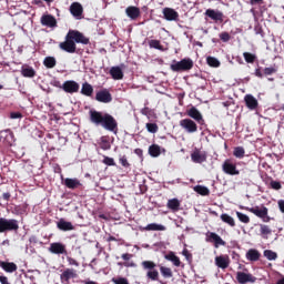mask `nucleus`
Returning <instances> with one entry per match:
<instances>
[{
  "mask_svg": "<svg viewBox=\"0 0 284 284\" xmlns=\"http://www.w3.org/2000/svg\"><path fill=\"white\" fill-rule=\"evenodd\" d=\"M21 74L26 79H34V77H37V71H34V68L30 65H22Z\"/></svg>",
  "mask_w": 284,
  "mask_h": 284,
  "instance_id": "obj_28",
  "label": "nucleus"
},
{
  "mask_svg": "<svg viewBox=\"0 0 284 284\" xmlns=\"http://www.w3.org/2000/svg\"><path fill=\"white\" fill-rule=\"evenodd\" d=\"M166 261H171L175 267H185V265L181 262V258L174 254V252H170L169 254L164 255Z\"/></svg>",
  "mask_w": 284,
  "mask_h": 284,
  "instance_id": "obj_27",
  "label": "nucleus"
},
{
  "mask_svg": "<svg viewBox=\"0 0 284 284\" xmlns=\"http://www.w3.org/2000/svg\"><path fill=\"white\" fill-rule=\"evenodd\" d=\"M109 73L111 74L112 79H114V81H121V79H123V70L121 67H112Z\"/></svg>",
  "mask_w": 284,
  "mask_h": 284,
  "instance_id": "obj_31",
  "label": "nucleus"
},
{
  "mask_svg": "<svg viewBox=\"0 0 284 284\" xmlns=\"http://www.w3.org/2000/svg\"><path fill=\"white\" fill-rule=\"evenodd\" d=\"M125 13L132 19V21H136V19L141 17V9L134 6H130L125 9Z\"/></svg>",
  "mask_w": 284,
  "mask_h": 284,
  "instance_id": "obj_25",
  "label": "nucleus"
},
{
  "mask_svg": "<svg viewBox=\"0 0 284 284\" xmlns=\"http://www.w3.org/2000/svg\"><path fill=\"white\" fill-rule=\"evenodd\" d=\"M6 232H19V221L16 219L0 217V234Z\"/></svg>",
  "mask_w": 284,
  "mask_h": 284,
  "instance_id": "obj_4",
  "label": "nucleus"
},
{
  "mask_svg": "<svg viewBox=\"0 0 284 284\" xmlns=\"http://www.w3.org/2000/svg\"><path fill=\"white\" fill-rule=\"evenodd\" d=\"M247 261L256 262L261 258V252L256 248H250L246 253Z\"/></svg>",
  "mask_w": 284,
  "mask_h": 284,
  "instance_id": "obj_32",
  "label": "nucleus"
},
{
  "mask_svg": "<svg viewBox=\"0 0 284 284\" xmlns=\"http://www.w3.org/2000/svg\"><path fill=\"white\" fill-rule=\"evenodd\" d=\"M0 267L8 274H12L19 270L14 262H0Z\"/></svg>",
  "mask_w": 284,
  "mask_h": 284,
  "instance_id": "obj_30",
  "label": "nucleus"
},
{
  "mask_svg": "<svg viewBox=\"0 0 284 284\" xmlns=\"http://www.w3.org/2000/svg\"><path fill=\"white\" fill-rule=\"evenodd\" d=\"M149 154L153 159L161 156V146L159 144H152L149 146Z\"/></svg>",
  "mask_w": 284,
  "mask_h": 284,
  "instance_id": "obj_35",
  "label": "nucleus"
},
{
  "mask_svg": "<svg viewBox=\"0 0 284 284\" xmlns=\"http://www.w3.org/2000/svg\"><path fill=\"white\" fill-rule=\"evenodd\" d=\"M70 12L72 17H75V19H81V17H83V6L79 2H73L70 6Z\"/></svg>",
  "mask_w": 284,
  "mask_h": 284,
  "instance_id": "obj_23",
  "label": "nucleus"
},
{
  "mask_svg": "<svg viewBox=\"0 0 284 284\" xmlns=\"http://www.w3.org/2000/svg\"><path fill=\"white\" fill-rule=\"evenodd\" d=\"M112 283H114V284H130V282L125 277H113Z\"/></svg>",
  "mask_w": 284,
  "mask_h": 284,
  "instance_id": "obj_51",
  "label": "nucleus"
},
{
  "mask_svg": "<svg viewBox=\"0 0 284 284\" xmlns=\"http://www.w3.org/2000/svg\"><path fill=\"white\" fill-rule=\"evenodd\" d=\"M43 65H45L49 70H52L57 65V59L54 57L44 58Z\"/></svg>",
  "mask_w": 284,
  "mask_h": 284,
  "instance_id": "obj_40",
  "label": "nucleus"
},
{
  "mask_svg": "<svg viewBox=\"0 0 284 284\" xmlns=\"http://www.w3.org/2000/svg\"><path fill=\"white\" fill-rule=\"evenodd\" d=\"M166 207L169 210H172V212H179V210L181 209V201H179V199L176 197L171 199L168 201Z\"/></svg>",
  "mask_w": 284,
  "mask_h": 284,
  "instance_id": "obj_33",
  "label": "nucleus"
},
{
  "mask_svg": "<svg viewBox=\"0 0 284 284\" xmlns=\"http://www.w3.org/2000/svg\"><path fill=\"white\" fill-rule=\"evenodd\" d=\"M182 254H183V256H185V258L187 261H190V258H192V254H190V251H187V248H184Z\"/></svg>",
  "mask_w": 284,
  "mask_h": 284,
  "instance_id": "obj_59",
  "label": "nucleus"
},
{
  "mask_svg": "<svg viewBox=\"0 0 284 284\" xmlns=\"http://www.w3.org/2000/svg\"><path fill=\"white\" fill-rule=\"evenodd\" d=\"M23 115L21 112H11L10 113V119H21Z\"/></svg>",
  "mask_w": 284,
  "mask_h": 284,
  "instance_id": "obj_57",
  "label": "nucleus"
},
{
  "mask_svg": "<svg viewBox=\"0 0 284 284\" xmlns=\"http://www.w3.org/2000/svg\"><path fill=\"white\" fill-rule=\"evenodd\" d=\"M205 17H209L214 23H223L225 16L223 11L214 10V9H206L204 12Z\"/></svg>",
  "mask_w": 284,
  "mask_h": 284,
  "instance_id": "obj_9",
  "label": "nucleus"
},
{
  "mask_svg": "<svg viewBox=\"0 0 284 284\" xmlns=\"http://www.w3.org/2000/svg\"><path fill=\"white\" fill-rule=\"evenodd\" d=\"M132 254H130V253H124V254H122L121 255V258H123V261H130V258H132Z\"/></svg>",
  "mask_w": 284,
  "mask_h": 284,
  "instance_id": "obj_61",
  "label": "nucleus"
},
{
  "mask_svg": "<svg viewBox=\"0 0 284 284\" xmlns=\"http://www.w3.org/2000/svg\"><path fill=\"white\" fill-rule=\"evenodd\" d=\"M235 159H243L245 156V149L243 146H236L233 150Z\"/></svg>",
  "mask_w": 284,
  "mask_h": 284,
  "instance_id": "obj_41",
  "label": "nucleus"
},
{
  "mask_svg": "<svg viewBox=\"0 0 284 284\" xmlns=\"http://www.w3.org/2000/svg\"><path fill=\"white\" fill-rule=\"evenodd\" d=\"M0 141L6 145H12L14 143V133L10 129L0 131Z\"/></svg>",
  "mask_w": 284,
  "mask_h": 284,
  "instance_id": "obj_15",
  "label": "nucleus"
},
{
  "mask_svg": "<svg viewBox=\"0 0 284 284\" xmlns=\"http://www.w3.org/2000/svg\"><path fill=\"white\" fill-rule=\"evenodd\" d=\"M255 34H263V28H261L260 26L255 27Z\"/></svg>",
  "mask_w": 284,
  "mask_h": 284,
  "instance_id": "obj_64",
  "label": "nucleus"
},
{
  "mask_svg": "<svg viewBox=\"0 0 284 284\" xmlns=\"http://www.w3.org/2000/svg\"><path fill=\"white\" fill-rule=\"evenodd\" d=\"M191 161L193 163H205L207 161V152L201 151L200 149H194L191 153Z\"/></svg>",
  "mask_w": 284,
  "mask_h": 284,
  "instance_id": "obj_11",
  "label": "nucleus"
},
{
  "mask_svg": "<svg viewBox=\"0 0 284 284\" xmlns=\"http://www.w3.org/2000/svg\"><path fill=\"white\" fill-rule=\"evenodd\" d=\"M207 243H214V247H219L220 245H225V241L219 236V234L214 232L206 233Z\"/></svg>",
  "mask_w": 284,
  "mask_h": 284,
  "instance_id": "obj_17",
  "label": "nucleus"
},
{
  "mask_svg": "<svg viewBox=\"0 0 284 284\" xmlns=\"http://www.w3.org/2000/svg\"><path fill=\"white\" fill-rule=\"evenodd\" d=\"M67 261L69 263V265H74V267H79V262L77 260H74L73 257H67Z\"/></svg>",
  "mask_w": 284,
  "mask_h": 284,
  "instance_id": "obj_56",
  "label": "nucleus"
},
{
  "mask_svg": "<svg viewBox=\"0 0 284 284\" xmlns=\"http://www.w3.org/2000/svg\"><path fill=\"white\" fill-rule=\"evenodd\" d=\"M146 130L151 134H156L159 132V125L156 123H146Z\"/></svg>",
  "mask_w": 284,
  "mask_h": 284,
  "instance_id": "obj_48",
  "label": "nucleus"
},
{
  "mask_svg": "<svg viewBox=\"0 0 284 284\" xmlns=\"http://www.w3.org/2000/svg\"><path fill=\"white\" fill-rule=\"evenodd\" d=\"M264 256L267 261H276V258H278V254L272 250H265Z\"/></svg>",
  "mask_w": 284,
  "mask_h": 284,
  "instance_id": "obj_43",
  "label": "nucleus"
},
{
  "mask_svg": "<svg viewBox=\"0 0 284 284\" xmlns=\"http://www.w3.org/2000/svg\"><path fill=\"white\" fill-rule=\"evenodd\" d=\"M223 172H225V174H230L231 176H236L240 174L239 170H236V164L231 163L230 160H226L223 163Z\"/></svg>",
  "mask_w": 284,
  "mask_h": 284,
  "instance_id": "obj_19",
  "label": "nucleus"
},
{
  "mask_svg": "<svg viewBox=\"0 0 284 284\" xmlns=\"http://www.w3.org/2000/svg\"><path fill=\"white\" fill-rule=\"evenodd\" d=\"M271 187H272V190H281V187H283V186L281 185V182H278V181H271Z\"/></svg>",
  "mask_w": 284,
  "mask_h": 284,
  "instance_id": "obj_54",
  "label": "nucleus"
},
{
  "mask_svg": "<svg viewBox=\"0 0 284 284\" xmlns=\"http://www.w3.org/2000/svg\"><path fill=\"white\" fill-rule=\"evenodd\" d=\"M141 114H143L144 116H150V114H152V109H151V108H148V106H144V108L141 110Z\"/></svg>",
  "mask_w": 284,
  "mask_h": 284,
  "instance_id": "obj_55",
  "label": "nucleus"
},
{
  "mask_svg": "<svg viewBox=\"0 0 284 284\" xmlns=\"http://www.w3.org/2000/svg\"><path fill=\"white\" fill-rule=\"evenodd\" d=\"M57 227L61 232H72V230H74V225L72 224V222H68L63 219H60V221L57 222Z\"/></svg>",
  "mask_w": 284,
  "mask_h": 284,
  "instance_id": "obj_24",
  "label": "nucleus"
},
{
  "mask_svg": "<svg viewBox=\"0 0 284 284\" xmlns=\"http://www.w3.org/2000/svg\"><path fill=\"white\" fill-rule=\"evenodd\" d=\"M247 212H251V214H254L257 216V219H262L263 223H270L272 221V217H270V210L267 206H253V207H246Z\"/></svg>",
  "mask_w": 284,
  "mask_h": 284,
  "instance_id": "obj_5",
  "label": "nucleus"
},
{
  "mask_svg": "<svg viewBox=\"0 0 284 284\" xmlns=\"http://www.w3.org/2000/svg\"><path fill=\"white\" fill-rule=\"evenodd\" d=\"M102 163H104V165H109V166L116 165V162H114V160L108 155L103 156Z\"/></svg>",
  "mask_w": 284,
  "mask_h": 284,
  "instance_id": "obj_50",
  "label": "nucleus"
},
{
  "mask_svg": "<svg viewBox=\"0 0 284 284\" xmlns=\"http://www.w3.org/2000/svg\"><path fill=\"white\" fill-rule=\"evenodd\" d=\"M79 88H80V85L74 80H67L62 84V90H63V92H67V94H74V93L79 92Z\"/></svg>",
  "mask_w": 284,
  "mask_h": 284,
  "instance_id": "obj_12",
  "label": "nucleus"
},
{
  "mask_svg": "<svg viewBox=\"0 0 284 284\" xmlns=\"http://www.w3.org/2000/svg\"><path fill=\"white\" fill-rule=\"evenodd\" d=\"M143 270H146V277L149 281H159V271L156 270V263L152 261H143L141 263Z\"/></svg>",
  "mask_w": 284,
  "mask_h": 284,
  "instance_id": "obj_6",
  "label": "nucleus"
},
{
  "mask_svg": "<svg viewBox=\"0 0 284 284\" xmlns=\"http://www.w3.org/2000/svg\"><path fill=\"white\" fill-rule=\"evenodd\" d=\"M77 43L88 45L90 44V39L87 38L81 31L69 30L65 36V41L61 42L59 48L69 54H74V52H77Z\"/></svg>",
  "mask_w": 284,
  "mask_h": 284,
  "instance_id": "obj_2",
  "label": "nucleus"
},
{
  "mask_svg": "<svg viewBox=\"0 0 284 284\" xmlns=\"http://www.w3.org/2000/svg\"><path fill=\"white\" fill-rule=\"evenodd\" d=\"M53 88H60L61 90H63V84H61V81L59 80H54L52 83Z\"/></svg>",
  "mask_w": 284,
  "mask_h": 284,
  "instance_id": "obj_58",
  "label": "nucleus"
},
{
  "mask_svg": "<svg viewBox=\"0 0 284 284\" xmlns=\"http://www.w3.org/2000/svg\"><path fill=\"white\" fill-rule=\"evenodd\" d=\"M160 272L164 278H172L173 276L172 268L168 266H160Z\"/></svg>",
  "mask_w": 284,
  "mask_h": 284,
  "instance_id": "obj_42",
  "label": "nucleus"
},
{
  "mask_svg": "<svg viewBox=\"0 0 284 284\" xmlns=\"http://www.w3.org/2000/svg\"><path fill=\"white\" fill-rule=\"evenodd\" d=\"M149 48H153L154 50L163 51V47L161 45L160 40H150L149 41Z\"/></svg>",
  "mask_w": 284,
  "mask_h": 284,
  "instance_id": "obj_47",
  "label": "nucleus"
},
{
  "mask_svg": "<svg viewBox=\"0 0 284 284\" xmlns=\"http://www.w3.org/2000/svg\"><path fill=\"white\" fill-rule=\"evenodd\" d=\"M194 192L200 194L201 196H210V189L203 185H196L194 186Z\"/></svg>",
  "mask_w": 284,
  "mask_h": 284,
  "instance_id": "obj_39",
  "label": "nucleus"
},
{
  "mask_svg": "<svg viewBox=\"0 0 284 284\" xmlns=\"http://www.w3.org/2000/svg\"><path fill=\"white\" fill-rule=\"evenodd\" d=\"M119 163L122 165V168H124L125 170H130L131 164L128 161V156L126 155H120L119 158Z\"/></svg>",
  "mask_w": 284,
  "mask_h": 284,
  "instance_id": "obj_46",
  "label": "nucleus"
},
{
  "mask_svg": "<svg viewBox=\"0 0 284 284\" xmlns=\"http://www.w3.org/2000/svg\"><path fill=\"white\" fill-rule=\"evenodd\" d=\"M260 234L263 239H268L270 234H272V229L268 225L260 224Z\"/></svg>",
  "mask_w": 284,
  "mask_h": 284,
  "instance_id": "obj_38",
  "label": "nucleus"
},
{
  "mask_svg": "<svg viewBox=\"0 0 284 284\" xmlns=\"http://www.w3.org/2000/svg\"><path fill=\"white\" fill-rule=\"evenodd\" d=\"M163 14L166 21H176L179 19V12L172 8H164Z\"/></svg>",
  "mask_w": 284,
  "mask_h": 284,
  "instance_id": "obj_26",
  "label": "nucleus"
},
{
  "mask_svg": "<svg viewBox=\"0 0 284 284\" xmlns=\"http://www.w3.org/2000/svg\"><path fill=\"white\" fill-rule=\"evenodd\" d=\"M146 232H164L165 227L162 224L151 223L145 226Z\"/></svg>",
  "mask_w": 284,
  "mask_h": 284,
  "instance_id": "obj_37",
  "label": "nucleus"
},
{
  "mask_svg": "<svg viewBox=\"0 0 284 284\" xmlns=\"http://www.w3.org/2000/svg\"><path fill=\"white\" fill-rule=\"evenodd\" d=\"M95 101L99 103H112V93L108 89H103L97 92Z\"/></svg>",
  "mask_w": 284,
  "mask_h": 284,
  "instance_id": "obj_13",
  "label": "nucleus"
},
{
  "mask_svg": "<svg viewBox=\"0 0 284 284\" xmlns=\"http://www.w3.org/2000/svg\"><path fill=\"white\" fill-rule=\"evenodd\" d=\"M278 72V65L273 64L271 67H266L263 70L260 68L255 69L254 74L257 79H263V77H272Z\"/></svg>",
  "mask_w": 284,
  "mask_h": 284,
  "instance_id": "obj_7",
  "label": "nucleus"
},
{
  "mask_svg": "<svg viewBox=\"0 0 284 284\" xmlns=\"http://www.w3.org/2000/svg\"><path fill=\"white\" fill-rule=\"evenodd\" d=\"M81 94H83L84 97H92V94H94V88L92 87V84L84 82L82 84Z\"/></svg>",
  "mask_w": 284,
  "mask_h": 284,
  "instance_id": "obj_34",
  "label": "nucleus"
},
{
  "mask_svg": "<svg viewBox=\"0 0 284 284\" xmlns=\"http://www.w3.org/2000/svg\"><path fill=\"white\" fill-rule=\"evenodd\" d=\"M180 126L182 130H185L189 134H194V132H199V125L196 122L190 118L182 119L180 121Z\"/></svg>",
  "mask_w": 284,
  "mask_h": 284,
  "instance_id": "obj_8",
  "label": "nucleus"
},
{
  "mask_svg": "<svg viewBox=\"0 0 284 284\" xmlns=\"http://www.w3.org/2000/svg\"><path fill=\"white\" fill-rule=\"evenodd\" d=\"M186 116H190V119H194L196 123L200 125H203L205 123V120L203 119V114L196 106H191L189 110H186Z\"/></svg>",
  "mask_w": 284,
  "mask_h": 284,
  "instance_id": "obj_10",
  "label": "nucleus"
},
{
  "mask_svg": "<svg viewBox=\"0 0 284 284\" xmlns=\"http://www.w3.org/2000/svg\"><path fill=\"white\" fill-rule=\"evenodd\" d=\"M236 216L239 219V221H241V223H250V216L245 215V213L242 212H236Z\"/></svg>",
  "mask_w": 284,
  "mask_h": 284,
  "instance_id": "obj_49",
  "label": "nucleus"
},
{
  "mask_svg": "<svg viewBox=\"0 0 284 284\" xmlns=\"http://www.w3.org/2000/svg\"><path fill=\"white\" fill-rule=\"evenodd\" d=\"M63 185H65L68 190H79V187H82L83 184L77 178H67L64 179Z\"/></svg>",
  "mask_w": 284,
  "mask_h": 284,
  "instance_id": "obj_20",
  "label": "nucleus"
},
{
  "mask_svg": "<svg viewBox=\"0 0 284 284\" xmlns=\"http://www.w3.org/2000/svg\"><path fill=\"white\" fill-rule=\"evenodd\" d=\"M170 68L172 72H189L194 68V61L190 58H184L181 61L174 60Z\"/></svg>",
  "mask_w": 284,
  "mask_h": 284,
  "instance_id": "obj_3",
  "label": "nucleus"
},
{
  "mask_svg": "<svg viewBox=\"0 0 284 284\" xmlns=\"http://www.w3.org/2000/svg\"><path fill=\"white\" fill-rule=\"evenodd\" d=\"M89 119L93 125H101L108 132L116 134L119 132V122L110 113H103L101 111L91 110L89 112Z\"/></svg>",
  "mask_w": 284,
  "mask_h": 284,
  "instance_id": "obj_1",
  "label": "nucleus"
},
{
  "mask_svg": "<svg viewBox=\"0 0 284 284\" xmlns=\"http://www.w3.org/2000/svg\"><path fill=\"white\" fill-rule=\"evenodd\" d=\"M49 252H51V254H68V250H65L64 244L61 242L51 243Z\"/></svg>",
  "mask_w": 284,
  "mask_h": 284,
  "instance_id": "obj_18",
  "label": "nucleus"
},
{
  "mask_svg": "<svg viewBox=\"0 0 284 284\" xmlns=\"http://www.w3.org/2000/svg\"><path fill=\"white\" fill-rule=\"evenodd\" d=\"M244 103L248 110H258V100L252 94H246L244 97Z\"/></svg>",
  "mask_w": 284,
  "mask_h": 284,
  "instance_id": "obj_21",
  "label": "nucleus"
},
{
  "mask_svg": "<svg viewBox=\"0 0 284 284\" xmlns=\"http://www.w3.org/2000/svg\"><path fill=\"white\" fill-rule=\"evenodd\" d=\"M215 265L220 267V270H227V267H230V256L229 255L216 256Z\"/></svg>",
  "mask_w": 284,
  "mask_h": 284,
  "instance_id": "obj_22",
  "label": "nucleus"
},
{
  "mask_svg": "<svg viewBox=\"0 0 284 284\" xmlns=\"http://www.w3.org/2000/svg\"><path fill=\"white\" fill-rule=\"evenodd\" d=\"M220 39L221 41H223V43H227V41L232 39V36H230L227 31H223L222 33H220Z\"/></svg>",
  "mask_w": 284,
  "mask_h": 284,
  "instance_id": "obj_52",
  "label": "nucleus"
},
{
  "mask_svg": "<svg viewBox=\"0 0 284 284\" xmlns=\"http://www.w3.org/2000/svg\"><path fill=\"white\" fill-rule=\"evenodd\" d=\"M221 221H223V223H226V225H230L231 227H235L236 226V222L234 221V217H232L227 213H223L221 215Z\"/></svg>",
  "mask_w": 284,
  "mask_h": 284,
  "instance_id": "obj_36",
  "label": "nucleus"
},
{
  "mask_svg": "<svg viewBox=\"0 0 284 284\" xmlns=\"http://www.w3.org/2000/svg\"><path fill=\"white\" fill-rule=\"evenodd\" d=\"M123 265L124 267H136V263L134 262H124Z\"/></svg>",
  "mask_w": 284,
  "mask_h": 284,
  "instance_id": "obj_62",
  "label": "nucleus"
},
{
  "mask_svg": "<svg viewBox=\"0 0 284 284\" xmlns=\"http://www.w3.org/2000/svg\"><path fill=\"white\" fill-rule=\"evenodd\" d=\"M0 283L1 284H10V282L8 281V277H6L4 275L0 276Z\"/></svg>",
  "mask_w": 284,
  "mask_h": 284,
  "instance_id": "obj_63",
  "label": "nucleus"
},
{
  "mask_svg": "<svg viewBox=\"0 0 284 284\" xmlns=\"http://www.w3.org/2000/svg\"><path fill=\"white\" fill-rule=\"evenodd\" d=\"M277 205H278L280 212H282V214H284V200H280L277 202Z\"/></svg>",
  "mask_w": 284,
  "mask_h": 284,
  "instance_id": "obj_60",
  "label": "nucleus"
},
{
  "mask_svg": "<svg viewBox=\"0 0 284 284\" xmlns=\"http://www.w3.org/2000/svg\"><path fill=\"white\" fill-rule=\"evenodd\" d=\"M243 58L247 63H254L256 61V54L251 52H244Z\"/></svg>",
  "mask_w": 284,
  "mask_h": 284,
  "instance_id": "obj_45",
  "label": "nucleus"
},
{
  "mask_svg": "<svg viewBox=\"0 0 284 284\" xmlns=\"http://www.w3.org/2000/svg\"><path fill=\"white\" fill-rule=\"evenodd\" d=\"M79 274H77V270L74 268H65L61 275H60V281L61 283H70V278H77Z\"/></svg>",
  "mask_w": 284,
  "mask_h": 284,
  "instance_id": "obj_16",
  "label": "nucleus"
},
{
  "mask_svg": "<svg viewBox=\"0 0 284 284\" xmlns=\"http://www.w3.org/2000/svg\"><path fill=\"white\" fill-rule=\"evenodd\" d=\"M42 26H47L48 28H55L57 19L53 16L45 14L41 17Z\"/></svg>",
  "mask_w": 284,
  "mask_h": 284,
  "instance_id": "obj_29",
  "label": "nucleus"
},
{
  "mask_svg": "<svg viewBox=\"0 0 284 284\" xmlns=\"http://www.w3.org/2000/svg\"><path fill=\"white\" fill-rule=\"evenodd\" d=\"M206 63L207 65H210V68H219L221 65V62L219 61V59L214 57H207Z\"/></svg>",
  "mask_w": 284,
  "mask_h": 284,
  "instance_id": "obj_44",
  "label": "nucleus"
},
{
  "mask_svg": "<svg viewBox=\"0 0 284 284\" xmlns=\"http://www.w3.org/2000/svg\"><path fill=\"white\" fill-rule=\"evenodd\" d=\"M236 281L240 284H246V283H256V277L250 273L245 272H237L236 273Z\"/></svg>",
  "mask_w": 284,
  "mask_h": 284,
  "instance_id": "obj_14",
  "label": "nucleus"
},
{
  "mask_svg": "<svg viewBox=\"0 0 284 284\" xmlns=\"http://www.w3.org/2000/svg\"><path fill=\"white\" fill-rule=\"evenodd\" d=\"M100 148L101 150H110L111 148L110 142L108 140H102Z\"/></svg>",
  "mask_w": 284,
  "mask_h": 284,
  "instance_id": "obj_53",
  "label": "nucleus"
}]
</instances>
